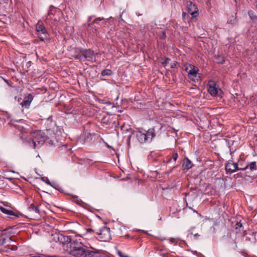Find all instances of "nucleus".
Wrapping results in <instances>:
<instances>
[{
	"instance_id": "nucleus-25",
	"label": "nucleus",
	"mask_w": 257,
	"mask_h": 257,
	"mask_svg": "<svg viewBox=\"0 0 257 257\" xmlns=\"http://www.w3.org/2000/svg\"><path fill=\"white\" fill-rule=\"evenodd\" d=\"M93 135L91 134H85V137L84 138V142L85 143H90L92 140Z\"/></svg>"
},
{
	"instance_id": "nucleus-46",
	"label": "nucleus",
	"mask_w": 257,
	"mask_h": 257,
	"mask_svg": "<svg viewBox=\"0 0 257 257\" xmlns=\"http://www.w3.org/2000/svg\"><path fill=\"white\" fill-rule=\"evenodd\" d=\"M7 179L10 180H13V178H8Z\"/></svg>"
},
{
	"instance_id": "nucleus-13",
	"label": "nucleus",
	"mask_w": 257,
	"mask_h": 257,
	"mask_svg": "<svg viewBox=\"0 0 257 257\" xmlns=\"http://www.w3.org/2000/svg\"><path fill=\"white\" fill-rule=\"evenodd\" d=\"M219 90L221 91L214 82L210 81L209 82L208 84V91L212 96H217Z\"/></svg>"
},
{
	"instance_id": "nucleus-4",
	"label": "nucleus",
	"mask_w": 257,
	"mask_h": 257,
	"mask_svg": "<svg viewBox=\"0 0 257 257\" xmlns=\"http://www.w3.org/2000/svg\"><path fill=\"white\" fill-rule=\"evenodd\" d=\"M74 51L75 53L72 56L75 59L80 60H83L89 61L92 59L94 56V52L90 49H83L81 48H75Z\"/></svg>"
},
{
	"instance_id": "nucleus-8",
	"label": "nucleus",
	"mask_w": 257,
	"mask_h": 257,
	"mask_svg": "<svg viewBox=\"0 0 257 257\" xmlns=\"http://www.w3.org/2000/svg\"><path fill=\"white\" fill-rule=\"evenodd\" d=\"M99 238L102 241H109L111 239L110 229L109 227L104 226L96 232Z\"/></svg>"
},
{
	"instance_id": "nucleus-15",
	"label": "nucleus",
	"mask_w": 257,
	"mask_h": 257,
	"mask_svg": "<svg viewBox=\"0 0 257 257\" xmlns=\"http://www.w3.org/2000/svg\"><path fill=\"white\" fill-rule=\"evenodd\" d=\"M33 99V96L32 94H29L26 99L24 100L21 103V105L22 107L25 108H28Z\"/></svg>"
},
{
	"instance_id": "nucleus-19",
	"label": "nucleus",
	"mask_w": 257,
	"mask_h": 257,
	"mask_svg": "<svg viewBox=\"0 0 257 257\" xmlns=\"http://www.w3.org/2000/svg\"><path fill=\"white\" fill-rule=\"evenodd\" d=\"M192 167L191 161L189 160L187 158H185L183 160V163L182 165V168L183 170H189Z\"/></svg>"
},
{
	"instance_id": "nucleus-31",
	"label": "nucleus",
	"mask_w": 257,
	"mask_h": 257,
	"mask_svg": "<svg viewBox=\"0 0 257 257\" xmlns=\"http://www.w3.org/2000/svg\"><path fill=\"white\" fill-rule=\"evenodd\" d=\"M170 60V58H165V61H164L163 62H162V65H163L164 66H167V64H168V62H169V61Z\"/></svg>"
},
{
	"instance_id": "nucleus-40",
	"label": "nucleus",
	"mask_w": 257,
	"mask_h": 257,
	"mask_svg": "<svg viewBox=\"0 0 257 257\" xmlns=\"http://www.w3.org/2000/svg\"><path fill=\"white\" fill-rule=\"evenodd\" d=\"M170 241L172 243H174L176 242V239L174 238H171L170 239Z\"/></svg>"
},
{
	"instance_id": "nucleus-6",
	"label": "nucleus",
	"mask_w": 257,
	"mask_h": 257,
	"mask_svg": "<svg viewBox=\"0 0 257 257\" xmlns=\"http://www.w3.org/2000/svg\"><path fill=\"white\" fill-rule=\"evenodd\" d=\"M37 35L41 41L49 39V35L42 22L39 21L36 25Z\"/></svg>"
},
{
	"instance_id": "nucleus-37",
	"label": "nucleus",
	"mask_w": 257,
	"mask_h": 257,
	"mask_svg": "<svg viewBox=\"0 0 257 257\" xmlns=\"http://www.w3.org/2000/svg\"><path fill=\"white\" fill-rule=\"evenodd\" d=\"M193 236L194 238H196L197 237L199 236V235L198 233H193L192 232L190 233V236Z\"/></svg>"
},
{
	"instance_id": "nucleus-26",
	"label": "nucleus",
	"mask_w": 257,
	"mask_h": 257,
	"mask_svg": "<svg viewBox=\"0 0 257 257\" xmlns=\"http://www.w3.org/2000/svg\"><path fill=\"white\" fill-rule=\"evenodd\" d=\"M112 74V71L110 69H104L101 72V75L102 76H106V75H111Z\"/></svg>"
},
{
	"instance_id": "nucleus-11",
	"label": "nucleus",
	"mask_w": 257,
	"mask_h": 257,
	"mask_svg": "<svg viewBox=\"0 0 257 257\" xmlns=\"http://www.w3.org/2000/svg\"><path fill=\"white\" fill-rule=\"evenodd\" d=\"M57 240L63 244L64 249L66 251V248L69 247L70 244L72 242L71 238L68 236L62 234H56Z\"/></svg>"
},
{
	"instance_id": "nucleus-33",
	"label": "nucleus",
	"mask_w": 257,
	"mask_h": 257,
	"mask_svg": "<svg viewBox=\"0 0 257 257\" xmlns=\"http://www.w3.org/2000/svg\"><path fill=\"white\" fill-rule=\"evenodd\" d=\"M41 179L43 181L45 182L47 184H49V185L51 184V183L47 177H42Z\"/></svg>"
},
{
	"instance_id": "nucleus-1",
	"label": "nucleus",
	"mask_w": 257,
	"mask_h": 257,
	"mask_svg": "<svg viewBox=\"0 0 257 257\" xmlns=\"http://www.w3.org/2000/svg\"><path fill=\"white\" fill-rule=\"evenodd\" d=\"M15 127L20 132V137L23 143L29 145L33 149L38 148L44 144L47 140V137L44 132L40 130H35L30 133L32 139H27L26 134H28L27 127L28 125L24 123L15 124Z\"/></svg>"
},
{
	"instance_id": "nucleus-5",
	"label": "nucleus",
	"mask_w": 257,
	"mask_h": 257,
	"mask_svg": "<svg viewBox=\"0 0 257 257\" xmlns=\"http://www.w3.org/2000/svg\"><path fill=\"white\" fill-rule=\"evenodd\" d=\"M101 123L103 126L111 128L116 127L119 124L117 117L110 114L103 116L101 120Z\"/></svg>"
},
{
	"instance_id": "nucleus-34",
	"label": "nucleus",
	"mask_w": 257,
	"mask_h": 257,
	"mask_svg": "<svg viewBox=\"0 0 257 257\" xmlns=\"http://www.w3.org/2000/svg\"><path fill=\"white\" fill-rule=\"evenodd\" d=\"M86 231L87 233H91V232H96H96H97L96 230L93 229L92 228H87V229H86Z\"/></svg>"
},
{
	"instance_id": "nucleus-24",
	"label": "nucleus",
	"mask_w": 257,
	"mask_h": 257,
	"mask_svg": "<svg viewBox=\"0 0 257 257\" xmlns=\"http://www.w3.org/2000/svg\"><path fill=\"white\" fill-rule=\"evenodd\" d=\"M73 201L75 202L76 204L81 206H82L84 203L80 199H79L77 196H73Z\"/></svg>"
},
{
	"instance_id": "nucleus-12",
	"label": "nucleus",
	"mask_w": 257,
	"mask_h": 257,
	"mask_svg": "<svg viewBox=\"0 0 257 257\" xmlns=\"http://www.w3.org/2000/svg\"><path fill=\"white\" fill-rule=\"evenodd\" d=\"M185 70L188 73L189 78H195L197 76L198 69L192 64H186L184 65Z\"/></svg>"
},
{
	"instance_id": "nucleus-27",
	"label": "nucleus",
	"mask_w": 257,
	"mask_h": 257,
	"mask_svg": "<svg viewBox=\"0 0 257 257\" xmlns=\"http://www.w3.org/2000/svg\"><path fill=\"white\" fill-rule=\"evenodd\" d=\"M178 157V153H174L172 155V156L171 157H170L167 161V162L168 163H170L172 159H173L174 160V162H176V161L177 160V158Z\"/></svg>"
},
{
	"instance_id": "nucleus-10",
	"label": "nucleus",
	"mask_w": 257,
	"mask_h": 257,
	"mask_svg": "<svg viewBox=\"0 0 257 257\" xmlns=\"http://www.w3.org/2000/svg\"><path fill=\"white\" fill-rule=\"evenodd\" d=\"M240 168L238 167V164L233 162L232 160H229L225 163V170L227 174H232L237 170H241Z\"/></svg>"
},
{
	"instance_id": "nucleus-22",
	"label": "nucleus",
	"mask_w": 257,
	"mask_h": 257,
	"mask_svg": "<svg viewBox=\"0 0 257 257\" xmlns=\"http://www.w3.org/2000/svg\"><path fill=\"white\" fill-rule=\"evenodd\" d=\"M30 211H33L36 213L40 214V210L38 206L34 205V204H31L28 208Z\"/></svg>"
},
{
	"instance_id": "nucleus-42",
	"label": "nucleus",
	"mask_w": 257,
	"mask_h": 257,
	"mask_svg": "<svg viewBox=\"0 0 257 257\" xmlns=\"http://www.w3.org/2000/svg\"><path fill=\"white\" fill-rule=\"evenodd\" d=\"M162 37H163L164 38H165L166 37V33H165V32H163L162 33Z\"/></svg>"
},
{
	"instance_id": "nucleus-36",
	"label": "nucleus",
	"mask_w": 257,
	"mask_h": 257,
	"mask_svg": "<svg viewBox=\"0 0 257 257\" xmlns=\"http://www.w3.org/2000/svg\"><path fill=\"white\" fill-rule=\"evenodd\" d=\"M132 135H133V134H131L128 137H127V143L128 144V146L130 145V143H131V137H132Z\"/></svg>"
},
{
	"instance_id": "nucleus-23",
	"label": "nucleus",
	"mask_w": 257,
	"mask_h": 257,
	"mask_svg": "<svg viewBox=\"0 0 257 257\" xmlns=\"http://www.w3.org/2000/svg\"><path fill=\"white\" fill-rule=\"evenodd\" d=\"M235 229L236 231V233L240 232L241 231H244L243 230V227L242 223L239 222H237L235 224Z\"/></svg>"
},
{
	"instance_id": "nucleus-41",
	"label": "nucleus",
	"mask_w": 257,
	"mask_h": 257,
	"mask_svg": "<svg viewBox=\"0 0 257 257\" xmlns=\"http://www.w3.org/2000/svg\"><path fill=\"white\" fill-rule=\"evenodd\" d=\"M4 80L5 81V82L7 83V84H8L9 86H11V84H10V83L8 80L4 78Z\"/></svg>"
},
{
	"instance_id": "nucleus-43",
	"label": "nucleus",
	"mask_w": 257,
	"mask_h": 257,
	"mask_svg": "<svg viewBox=\"0 0 257 257\" xmlns=\"http://www.w3.org/2000/svg\"><path fill=\"white\" fill-rule=\"evenodd\" d=\"M172 169H171V170H170V172H166V174H169V173H170V172H171L172 171Z\"/></svg>"
},
{
	"instance_id": "nucleus-9",
	"label": "nucleus",
	"mask_w": 257,
	"mask_h": 257,
	"mask_svg": "<svg viewBox=\"0 0 257 257\" xmlns=\"http://www.w3.org/2000/svg\"><path fill=\"white\" fill-rule=\"evenodd\" d=\"M60 21V18L56 13L52 11H50L46 17V23L50 25L51 27L56 26Z\"/></svg>"
},
{
	"instance_id": "nucleus-45",
	"label": "nucleus",
	"mask_w": 257,
	"mask_h": 257,
	"mask_svg": "<svg viewBox=\"0 0 257 257\" xmlns=\"http://www.w3.org/2000/svg\"><path fill=\"white\" fill-rule=\"evenodd\" d=\"M255 6L256 8L257 9V2H255Z\"/></svg>"
},
{
	"instance_id": "nucleus-17",
	"label": "nucleus",
	"mask_w": 257,
	"mask_h": 257,
	"mask_svg": "<svg viewBox=\"0 0 257 257\" xmlns=\"http://www.w3.org/2000/svg\"><path fill=\"white\" fill-rule=\"evenodd\" d=\"M188 10L191 15L193 17H196L198 14V9L197 7L195 6V5L193 4L192 3L189 6Z\"/></svg>"
},
{
	"instance_id": "nucleus-30",
	"label": "nucleus",
	"mask_w": 257,
	"mask_h": 257,
	"mask_svg": "<svg viewBox=\"0 0 257 257\" xmlns=\"http://www.w3.org/2000/svg\"><path fill=\"white\" fill-rule=\"evenodd\" d=\"M248 15L249 18L252 20H254L256 18V16L254 15V12L252 10H249L248 12Z\"/></svg>"
},
{
	"instance_id": "nucleus-47",
	"label": "nucleus",
	"mask_w": 257,
	"mask_h": 257,
	"mask_svg": "<svg viewBox=\"0 0 257 257\" xmlns=\"http://www.w3.org/2000/svg\"><path fill=\"white\" fill-rule=\"evenodd\" d=\"M235 1L236 2V0H235Z\"/></svg>"
},
{
	"instance_id": "nucleus-3",
	"label": "nucleus",
	"mask_w": 257,
	"mask_h": 257,
	"mask_svg": "<svg viewBox=\"0 0 257 257\" xmlns=\"http://www.w3.org/2000/svg\"><path fill=\"white\" fill-rule=\"evenodd\" d=\"M133 134L141 144H144L151 142L152 139L156 136V132L155 128L153 127L149 128L145 132L142 131H134Z\"/></svg>"
},
{
	"instance_id": "nucleus-14",
	"label": "nucleus",
	"mask_w": 257,
	"mask_h": 257,
	"mask_svg": "<svg viewBox=\"0 0 257 257\" xmlns=\"http://www.w3.org/2000/svg\"><path fill=\"white\" fill-rule=\"evenodd\" d=\"M0 210L3 213L8 215L9 217L12 219L16 218L18 217V214L14 212L13 211L7 209L3 207H0Z\"/></svg>"
},
{
	"instance_id": "nucleus-28",
	"label": "nucleus",
	"mask_w": 257,
	"mask_h": 257,
	"mask_svg": "<svg viewBox=\"0 0 257 257\" xmlns=\"http://www.w3.org/2000/svg\"><path fill=\"white\" fill-rule=\"evenodd\" d=\"M230 243L232 244V247L234 250H236L237 249V248H238L237 241H236V239H233L231 238Z\"/></svg>"
},
{
	"instance_id": "nucleus-21",
	"label": "nucleus",
	"mask_w": 257,
	"mask_h": 257,
	"mask_svg": "<svg viewBox=\"0 0 257 257\" xmlns=\"http://www.w3.org/2000/svg\"><path fill=\"white\" fill-rule=\"evenodd\" d=\"M227 23L232 25H235L237 23V20L235 16L232 15L227 20Z\"/></svg>"
},
{
	"instance_id": "nucleus-20",
	"label": "nucleus",
	"mask_w": 257,
	"mask_h": 257,
	"mask_svg": "<svg viewBox=\"0 0 257 257\" xmlns=\"http://www.w3.org/2000/svg\"><path fill=\"white\" fill-rule=\"evenodd\" d=\"M78 257H97L95 252L88 250L86 248L83 253H82L81 256Z\"/></svg>"
},
{
	"instance_id": "nucleus-35",
	"label": "nucleus",
	"mask_w": 257,
	"mask_h": 257,
	"mask_svg": "<svg viewBox=\"0 0 257 257\" xmlns=\"http://www.w3.org/2000/svg\"><path fill=\"white\" fill-rule=\"evenodd\" d=\"M188 18L189 17V15L188 14H187L186 12H183L182 13V18L184 20H186V18Z\"/></svg>"
},
{
	"instance_id": "nucleus-39",
	"label": "nucleus",
	"mask_w": 257,
	"mask_h": 257,
	"mask_svg": "<svg viewBox=\"0 0 257 257\" xmlns=\"http://www.w3.org/2000/svg\"><path fill=\"white\" fill-rule=\"evenodd\" d=\"M103 20V19H101V18H97V19H96L95 20H94V21L93 22V23H97V21H101V20Z\"/></svg>"
},
{
	"instance_id": "nucleus-16",
	"label": "nucleus",
	"mask_w": 257,
	"mask_h": 257,
	"mask_svg": "<svg viewBox=\"0 0 257 257\" xmlns=\"http://www.w3.org/2000/svg\"><path fill=\"white\" fill-rule=\"evenodd\" d=\"M256 232H252L251 233H249V234H247V233L244 234V236L245 237L246 240H248V241H250L251 242H253V243H255L256 241Z\"/></svg>"
},
{
	"instance_id": "nucleus-29",
	"label": "nucleus",
	"mask_w": 257,
	"mask_h": 257,
	"mask_svg": "<svg viewBox=\"0 0 257 257\" xmlns=\"http://www.w3.org/2000/svg\"><path fill=\"white\" fill-rule=\"evenodd\" d=\"M216 62L219 64H223L224 62V57L222 56H218L216 58Z\"/></svg>"
},
{
	"instance_id": "nucleus-44",
	"label": "nucleus",
	"mask_w": 257,
	"mask_h": 257,
	"mask_svg": "<svg viewBox=\"0 0 257 257\" xmlns=\"http://www.w3.org/2000/svg\"><path fill=\"white\" fill-rule=\"evenodd\" d=\"M32 257H41V256L40 255H34V256H33Z\"/></svg>"
},
{
	"instance_id": "nucleus-7",
	"label": "nucleus",
	"mask_w": 257,
	"mask_h": 257,
	"mask_svg": "<svg viewBox=\"0 0 257 257\" xmlns=\"http://www.w3.org/2000/svg\"><path fill=\"white\" fill-rule=\"evenodd\" d=\"M11 241V237L7 234H3L0 236V251L8 252L11 249L8 247Z\"/></svg>"
},
{
	"instance_id": "nucleus-18",
	"label": "nucleus",
	"mask_w": 257,
	"mask_h": 257,
	"mask_svg": "<svg viewBox=\"0 0 257 257\" xmlns=\"http://www.w3.org/2000/svg\"><path fill=\"white\" fill-rule=\"evenodd\" d=\"M248 167L251 171L256 170L257 169L256 162H251L250 164L246 165L243 168H240V169L242 171H244L246 170Z\"/></svg>"
},
{
	"instance_id": "nucleus-2",
	"label": "nucleus",
	"mask_w": 257,
	"mask_h": 257,
	"mask_svg": "<svg viewBox=\"0 0 257 257\" xmlns=\"http://www.w3.org/2000/svg\"><path fill=\"white\" fill-rule=\"evenodd\" d=\"M86 248L87 247L81 241L75 239L70 243L69 247L66 248V251L75 257H78L82 255Z\"/></svg>"
},
{
	"instance_id": "nucleus-38",
	"label": "nucleus",
	"mask_w": 257,
	"mask_h": 257,
	"mask_svg": "<svg viewBox=\"0 0 257 257\" xmlns=\"http://www.w3.org/2000/svg\"><path fill=\"white\" fill-rule=\"evenodd\" d=\"M118 254L119 256V257H128L127 255L124 254L122 252L120 251H118Z\"/></svg>"
},
{
	"instance_id": "nucleus-32",
	"label": "nucleus",
	"mask_w": 257,
	"mask_h": 257,
	"mask_svg": "<svg viewBox=\"0 0 257 257\" xmlns=\"http://www.w3.org/2000/svg\"><path fill=\"white\" fill-rule=\"evenodd\" d=\"M178 65V63L177 61H174L171 63V68H174L177 67Z\"/></svg>"
}]
</instances>
